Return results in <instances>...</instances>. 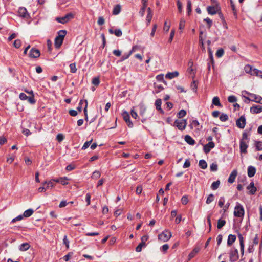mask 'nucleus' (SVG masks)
Segmentation results:
<instances>
[{"instance_id": "obj_1", "label": "nucleus", "mask_w": 262, "mask_h": 262, "mask_svg": "<svg viewBox=\"0 0 262 262\" xmlns=\"http://www.w3.org/2000/svg\"><path fill=\"white\" fill-rule=\"evenodd\" d=\"M244 213V209L243 206L237 202L234 208V215L238 217H243Z\"/></svg>"}, {"instance_id": "obj_2", "label": "nucleus", "mask_w": 262, "mask_h": 262, "mask_svg": "<svg viewBox=\"0 0 262 262\" xmlns=\"http://www.w3.org/2000/svg\"><path fill=\"white\" fill-rule=\"evenodd\" d=\"M246 94L250 96V97H245L247 100L262 104V97L260 96L248 92H246Z\"/></svg>"}, {"instance_id": "obj_3", "label": "nucleus", "mask_w": 262, "mask_h": 262, "mask_svg": "<svg viewBox=\"0 0 262 262\" xmlns=\"http://www.w3.org/2000/svg\"><path fill=\"white\" fill-rule=\"evenodd\" d=\"M187 125V120L186 119L176 120L174 122L173 126H176L180 130H183L185 129Z\"/></svg>"}, {"instance_id": "obj_4", "label": "nucleus", "mask_w": 262, "mask_h": 262, "mask_svg": "<svg viewBox=\"0 0 262 262\" xmlns=\"http://www.w3.org/2000/svg\"><path fill=\"white\" fill-rule=\"evenodd\" d=\"M171 237V233L165 230L158 235V239L163 242L168 241Z\"/></svg>"}, {"instance_id": "obj_5", "label": "nucleus", "mask_w": 262, "mask_h": 262, "mask_svg": "<svg viewBox=\"0 0 262 262\" xmlns=\"http://www.w3.org/2000/svg\"><path fill=\"white\" fill-rule=\"evenodd\" d=\"M148 239V236L144 235L141 237V242L138 245L136 248V251L137 252H140L142 251L143 248L146 246V242Z\"/></svg>"}, {"instance_id": "obj_6", "label": "nucleus", "mask_w": 262, "mask_h": 262, "mask_svg": "<svg viewBox=\"0 0 262 262\" xmlns=\"http://www.w3.org/2000/svg\"><path fill=\"white\" fill-rule=\"evenodd\" d=\"M74 17L73 14L71 13L67 14L64 16L61 17H57L56 20L60 23L64 24L69 21Z\"/></svg>"}, {"instance_id": "obj_7", "label": "nucleus", "mask_w": 262, "mask_h": 262, "mask_svg": "<svg viewBox=\"0 0 262 262\" xmlns=\"http://www.w3.org/2000/svg\"><path fill=\"white\" fill-rule=\"evenodd\" d=\"M220 10L219 5H215L214 6H209L207 8V11L209 14L214 15L218 13Z\"/></svg>"}, {"instance_id": "obj_8", "label": "nucleus", "mask_w": 262, "mask_h": 262, "mask_svg": "<svg viewBox=\"0 0 262 262\" xmlns=\"http://www.w3.org/2000/svg\"><path fill=\"white\" fill-rule=\"evenodd\" d=\"M239 257L238 250L233 248L230 252V260L231 262H235L238 260Z\"/></svg>"}, {"instance_id": "obj_9", "label": "nucleus", "mask_w": 262, "mask_h": 262, "mask_svg": "<svg viewBox=\"0 0 262 262\" xmlns=\"http://www.w3.org/2000/svg\"><path fill=\"white\" fill-rule=\"evenodd\" d=\"M40 55L39 50L34 48H32L28 53V56L31 58H38Z\"/></svg>"}, {"instance_id": "obj_10", "label": "nucleus", "mask_w": 262, "mask_h": 262, "mask_svg": "<svg viewBox=\"0 0 262 262\" xmlns=\"http://www.w3.org/2000/svg\"><path fill=\"white\" fill-rule=\"evenodd\" d=\"M123 117L124 120L126 123L127 126L129 127H130V128L133 127V123L130 121L129 115L128 113L127 112L124 111L123 113Z\"/></svg>"}, {"instance_id": "obj_11", "label": "nucleus", "mask_w": 262, "mask_h": 262, "mask_svg": "<svg viewBox=\"0 0 262 262\" xmlns=\"http://www.w3.org/2000/svg\"><path fill=\"white\" fill-rule=\"evenodd\" d=\"M236 125L240 128H244L246 125V118L244 116H242L237 120L236 122Z\"/></svg>"}, {"instance_id": "obj_12", "label": "nucleus", "mask_w": 262, "mask_h": 262, "mask_svg": "<svg viewBox=\"0 0 262 262\" xmlns=\"http://www.w3.org/2000/svg\"><path fill=\"white\" fill-rule=\"evenodd\" d=\"M214 143L213 142H209L208 143L206 144L204 146L203 149L204 151L207 154L208 153L210 150L214 148Z\"/></svg>"}, {"instance_id": "obj_13", "label": "nucleus", "mask_w": 262, "mask_h": 262, "mask_svg": "<svg viewBox=\"0 0 262 262\" xmlns=\"http://www.w3.org/2000/svg\"><path fill=\"white\" fill-rule=\"evenodd\" d=\"M18 14L23 18H28L29 14L27 13V9L24 7H21L18 10Z\"/></svg>"}, {"instance_id": "obj_14", "label": "nucleus", "mask_w": 262, "mask_h": 262, "mask_svg": "<svg viewBox=\"0 0 262 262\" xmlns=\"http://www.w3.org/2000/svg\"><path fill=\"white\" fill-rule=\"evenodd\" d=\"M248 141H240V150L241 152L246 153L248 147L247 143Z\"/></svg>"}, {"instance_id": "obj_15", "label": "nucleus", "mask_w": 262, "mask_h": 262, "mask_svg": "<svg viewBox=\"0 0 262 262\" xmlns=\"http://www.w3.org/2000/svg\"><path fill=\"white\" fill-rule=\"evenodd\" d=\"M237 175V171L236 170H234L232 171L231 173L230 174L228 182L230 183H233L235 180V178Z\"/></svg>"}, {"instance_id": "obj_16", "label": "nucleus", "mask_w": 262, "mask_h": 262, "mask_svg": "<svg viewBox=\"0 0 262 262\" xmlns=\"http://www.w3.org/2000/svg\"><path fill=\"white\" fill-rule=\"evenodd\" d=\"M250 111L254 114L259 113L262 112V106L260 105H253L250 108Z\"/></svg>"}, {"instance_id": "obj_17", "label": "nucleus", "mask_w": 262, "mask_h": 262, "mask_svg": "<svg viewBox=\"0 0 262 262\" xmlns=\"http://www.w3.org/2000/svg\"><path fill=\"white\" fill-rule=\"evenodd\" d=\"M247 189L249 191V192L250 194H254L257 190L253 182H251L249 185L247 187Z\"/></svg>"}, {"instance_id": "obj_18", "label": "nucleus", "mask_w": 262, "mask_h": 262, "mask_svg": "<svg viewBox=\"0 0 262 262\" xmlns=\"http://www.w3.org/2000/svg\"><path fill=\"white\" fill-rule=\"evenodd\" d=\"M256 172V168L252 166H249L248 168V176L249 177L251 178L253 177Z\"/></svg>"}, {"instance_id": "obj_19", "label": "nucleus", "mask_w": 262, "mask_h": 262, "mask_svg": "<svg viewBox=\"0 0 262 262\" xmlns=\"http://www.w3.org/2000/svg\"><path fill=\"white\" fill-rule=\"evenodd\" d=\"M236 238V237L235 235L230 234L228 237L227 245L228 246L232 245L233 244V243L235 241Z\"/></svg>"}, {"instance_id": "obj_20", "label": "nucleus", "mask_w": 262, "mask_h": 262, "mask_svg": "<svg viewBox=\"0 0 262 262\" xmlns=\"http://www.w3.org/2000/svg\"><path fill=\"white\" fill-rule=\"evenodd\" d=\"M179 75V72L177 71H175L173 72H169L167 73L165 75V77L167 79H171L173 78L177 77Z\"/></svg>"}, {"instance_id": "obj_21", "label": "nucleus", "mask_w": 262, "mask_h": 262, "mask_svg": "<svg viewBox=\"0 0 262 262\" xmlns=\"http://www.w3.org/2000/svg\"><path fill=\"white\" fill-rule=\"evenodd\" d=\"M63 39L61 38H59L58 37H56L55 39V46L56 48H59L60 47L61 45L63 43Z\"/></svg>"}, {"instance_id": "obj_22", "label": "nucleus", "mask_w": 262, "mask_h": 262, "mask_svg": "<svg viewBox=\"0 0 262 262\" xmlns=\"http://www.w3.org/2000/svg\"><path fill=\"white\" fill-rule=\"evenodd\" d=\"M185 141L190 145H194L195 144V141L189 135H186L185 137Z\"/></svg>"}, {"instance_id": "obj_23", "label": "nucleus", "mask_w": 262, "mask_h": 262, "mask_svg": "<svg viewBox=\"0 0 262 262\" xmlns=\"http://www.w3.org/2000/svg\"><path fill=\"white\" fill-rule=\"evenodd\" d=\"M30 245L28 243H23L19 246V249L21 251H25L29 249Z\"/></svg>"}, {"instance_id": "obj_24", "label": "nucleus", "mask_w": 262, "mask_h": 262, "mask_svg": "<svg viewBox=\"0 0 262 262\" xmlns=\"http://www.w3.org/2000/svg\"><path fill=\"white\" fill-rule=\"evenodd\" d=\"M212 102V104H213L215 106H217L219 107H222V106L220 102L219 98L217 96L213 97Z\"/></svg>"}, {"instance_id": "obj_25", "label": "nucleus", "mask_w": 262, "mask_h": 262, "mask_svg": "<svg viewBox=\"0 0 262 262\" xmlns=\"http://www.w3.org/2000/svg\"><path fill=\"white\" fill-rule=\"evenodd\" d=\"M161 104H162V101L160 99H158L156 100L155 105L156 107V109L158 110V111H160L161 113H163V111L161 107Z\"/></svg>"}, {"instance_id": "obj_26", "label": "nucleus", "mask_w": 262, "mask_h": 262, "mask_svg": "<svg viewBox=\"0 0 262 262\" xmlns=\"http://www.w3.org/2000/svg\"><path fill=\"white\" fill-rule=\"evenodd\" d=\"M121 10V6L120 5H116L114 6L113 10V15H117L118 14Z\"/></svg>"}, {"instance_id": "obj_27", "label": "nucleus", "mask_w": 262, "mask_h": 262, "mask_svg": "<svg viewBox=\"0 0 262 262\" xmlns=\"http://www.w3.org/2000/svg\"><path fill=\"white\" fill-rule=\"evenodd\" d=\"M199 248H194L192 251L188 255V259L190 260L192 258H193L196 253L199 252Z\"/></svg>"}, {"instance_id": "obj_28", "label": "nucleus", "mask_w": 262, "mask_h": 262, "mask_svg": "<svg viewBox=\"0 0 262 262\" xmlns=\"http://www.w3.org/2000/svg\"><path fill=\"white\" fill-rule=\"evenodd\" d=\"M226 224V221L224 220L219 219L217 221V228L219 229H221Z\"/></svg>"}, {"instance_id": "obj_29", "label": "nucleus", "mask_w": 262, "mask_h": 262, "mask_svg": "<svg viewBox=\"0 0 262 262\" xmlns=\"http://www.w3.org/2000/svg\"><path fill=\"white\" fill-rule=\"evenodd\" d=\"M34 211L32 209H29L27 210H26L23 214L24 217H28L32 215V214L33 213Z\"/></svg>"}, {"instance_id": "obj_30", "label": "nucleus", "mask_w": 262, "mask_h": 262, "mask_svg": "<svg viewBox=\"0 0 262 262\" xmlns=\"http://www.w3.org/2000/svg\"><path fill=\"white\" fill-rule=\"evenodd\" d=\"M199 165L201 168L203 169H205L207 167V164L204 160H200L199 162Z\"/></svg>"}, {"instance_id": "obj_31", "label": "nucleus", "mask_w": 262, "mask_h": 262, "mask_svg": "<svg viewBox=\"0 0 262 262\" xmlns=\"http://www.w3.org/2000/svg\"><path fill=\"white\" fill-rule=\"evenodd\" d=\"M220 184V181L219 180L213 182L211 184V188L212 190H215L219 188Z\"/></svg>"}, {"instance_id": "obj_32", "label": "nucleus", "mask_w": 262, "mask_h": 262, "mask_svg": "<svg viewBox=\"0 0 262 262\" xmlns=\"http://www.w3.org/2000/svg\"><path fill=\"white\" fill-rule=\"evenodd\" d=\"M244 70L246 73L252 75L253 69L252 68V66H250L249 64L246 65L244 68Z\"/></svg>"}, {"instance_id": "obj_33", "label": "nucleus", "mask_w": 262, "mask_h": 262, "mask_svg": "<svg viewBox=\"0 0 262 262\" xmlns=\"http://www.w3.org/2000/svg\"><path fill=\"white\" fill-rule=\"evenodd\" d=\"M43 185H47V187H46V189H49V188H53L54 187V183H53V181H50L49 182H45L43 183Z\"/></svg>"}, {"instance_id": "obj_34", "label": "nucleus", "mask_w": 262, "mask_h": 262, "mask_svg": "<svg viewBox=\"0 0 262 262\" xmlns=\"http://www.w3.org/2000/svg\"><path fill=\"white\" fill-rule=\"evenodd\" d=\"M255 145L257 150H262V141H255Z\"/></svg>"}, {"instance_id": "obj_35", "label": "nucleus", "mask_w": 262, "mask_h": 262, "mask_svg": "<svg viewBox=\"0 0 262 262\" xmlns=\"http://www.w3.org/2000/svg\"><path fill=\"white\" fill-rule=\"evenodd\" d=\"M66 34H67V31L66 30H60L58 32V35L57 36V37H58L59 38H61L62 39H64Z\"/></svg>"}, {"instance_id": "obj_36", "label": "nucleus", "mask_w": 262, "mask_h": 262, "mask_svg": "<svg viewBox=\"0 0 262 262\" xmlns=\"http://www.w3.org/2000/svg\"><path fill=\"white\" fill-rule=\"evenodd\" d=\"M68 180H69L68 178L66 177H60V183L63 185H67L68 184Z\"/></svg>"}, {"instance_id": "obj_37", "label": "nucleus", "mask_w": 262, "mask_h": 262, "mask_svg": "<svg viewBox=\"0 0 262 262\" xmlns=\"http://www.w3.org/2000/svg\"><path fill=\"white\" fill-rule=\"evenodd\" d=\"M101 176V173L100 171L96 170L95 171L92 176V178L94 179H97L99 178H100Z\"/></svg>"}, {"instance_id": "obj_38", "label": "nucleus", "mask_w": 262, "mask_h": 262, "mask_svg": "<svg viewBox=\"0 0 262 262\" xmlns=\"http://www.w3.org/2000/svg\"><path fill=\"white\" fill-rule=\"evenodd\" d=\"M252 75H255L257 76H259L261 77L262 71L257 69H253Z\"/></svg>"}, {"instance_id": "obj_39", "label": "nucleus", "mask_w": 262, "mask_h": 262, "mask_svg": "<svg viewBox=\"0 0 262 262\" xmlns=\"http://www.w3.org/2000/svg\"><path fill=\"white\" fill-rule=\"evenodd\" d=\"M70 68V72L72 73H75L77 71V68L75 63H71L69 66Z\"/></svg>"}, {"instance_id": "obj_40", "label": "nucleus", "mask_w": 262, "mask_h": 262, "mask_svg": "<svg viewBox=\"0 0 262 262\" xmlns=\"http://www.w3.org/2000/svg\"><path fill=\"white\" fill-rule=\"evenodd\" d=\"M213 200H214V195L213 194H210L207 197L206 203L207 204H209L212 202H213Z\"/></svg>"}, {"instance_id": "obj_41", "label": "nucleus", "mask_w": 262, "mask_h": 262, "mask_svg": "<svg viewBox=\"0 0 262 262\" xmlns=\"http://www.w3.org/2000/svg\"><path fill=\"white\" fill-rule=\"evenodd\" d=\"M224 53V50L223 49H220L217 50L215 55L217 57H221Z\"/></svg>"}, {"instance_id": "obj_42", "label": "nucleus", "mask_w": 262, "mask_h": 262, "mask_svg": "<svg viewBox=\"0 0 262 262\" xmlns=\"http://www.w3.org/2000/svg\"><path fill=\"white\" fill-rule=\"evenodd\" d=\"M187 7L188 14L189 15L191 14V11H192L191 2L190 0H188Z\"/></svg>"}, {"instance_id": "obj_43", "label": "nucleus", "mask_w": 262, "mask_h": 262, "mask_svg": "<svg viewBox=\"0 0 262 262\" xmlns=\"http://www.w3.org/2000/svg\"><path fill=\"white\" fill-rule=\"evenodd\" d=\"M220 119L221 121L225 122L228 119V116L227 114H222L220 116Z\"/></svg>"}, {"instance_id": "obj_44", "label": "nucleus", "mask_w": 262, "mask_h": 262, "mask_svg": "<svg viewBox=\"0 0 262 262\" xmlns=\"http://www.w3.org/2000/svg\"><path fill=\"white\" fill-rule=\"evenodd\" d=\"M186 115V112L184 110H181L178 114V117L180 118L184 117Z\"/></svg>"}, {"instance_id": "obj_45", "label": "nucleus", "mask_w": 262, "mask_h": 262, "mask_svg": "<svg viewBox=\"0 0 262 262\" xmlns=\"http://www.w3.org/2000/svg\"><path fill=\"white\" fill-rule=\"evenodd\" d=\"M228 100L230 103H234L237 101V98L235 96L231 95L228 97Z\"/></svg>"}, {"instance_id": "obj_46", "label": "nucleus", "mask_w": 262, "mask_h": 262, "mask_svg": "<svg viewBox=\"0 0 262 262\" xmlns=\"http://www.w3.org/2000/svg\"><path fill=\"white\" fill-rule=\"evenodd\" d=\"M210 170L212 171H216L217 170L218 166L216 163H212L210 167Z\"/></svg>"}, {"instance_id": "obj_47", "label": "nucleus", "mask_w": 262, "mask_h": 262, "mask_svg": "<svg viewBox=\"0 0 262 262\" xmlns=\"http://www.w3.org/2000/svg\"><path fill=\"white\" fill-rule=\"evenodd\" d=\"M204 21L206 22L208 25V28H210L212 24V21L209 18L207 17L204 19Z\"/></svg>"}, {"instance_id": "obj_48", "label": "nucleus", "mask_w": 262, "mask_h": 262, "mask_svg": "<svg viewBox=\"0 0 262 262\" xmlns=\"http://www.w3.org/2000/svg\"><path fill=\"white\" fill-rule=\"evenodd\" d=\"M92 83L96 86H98L100 83V80L99 77L94 78L92 80Z\"/></svg>"}, {"instance_id": "obj_49", "label": "nucleus", "mask_w": 262, "mask_h": 262, "mask_svg": "<svg viewBox=\"0 0 262 262\" xmlns=\"http://www.w3.org/2000/svg\"><path fill=\"white\" fill-rule=\"evenodd\" d=\"M224 202H225V198L224 196H221L220 197V199H219V203H218V205L220 207H223L224 204Z\"/></svg>"}, {"instance_id": "obj_50", "label": "nucleus", "mask_w": 262, "mask_h": 262, "mask_svg": "<svg viewBox=\"0 0 262 262\" xmlns=\"http://www.w3.org/2000/svg\"><path fill=\"white\" fill-rule=\"evenodd\" d=\"M21 42L20 40L17 39L14 41V46L16 48H19L21 46Z\"/></svg>"}, {"instance_id": "obj_51", "label": "nucleus", "mask_w": 262, "mask_h": 262, "mask_svg": "<svg viewBox=\"0 0 262 262\" xmlns=\"http://www.w3.org/2000/svg\"><path fill=\"white\" fill-rule=\"evenodd\" d=\"M93 141V139H91L89 141H86L84 143V145H83L82 149H86L91 144L92 142Z\"/></svg>"}, {"instance_id": "obj_52", "label": "nucleus", "mask_w": 262, "mask_h": 262, "mask_svg": "<svg viewBox=\"0 0 262 262\" xmlns=\"http://www.w3.org/2000/svg\"><path fill=\"white\" fill-rule=\"evenodd\" d=\"M199 125V123L197 120H193L190 124L191 128L197 127Z\"/></svg>"}, {"instance_id": "obj_53", "label": "nucleus", "mask_w": 262, "mask_h": 262, "mask_svg": "<svg viewBox=\"0 0 262 262\" xmlns=\"http://www.w3.org/2000/svg\"><path fill=\"white\" fill-rule=\"evenodd\" d=\"M63 243L64 245H66L67 248L68 249L69 248V241L67 238V235L64 236Z\"/></svg>"}, {"instance_id": "obj_54", "label": "nucleus", "mask_w": 262, "mask_h": 262, "mask_svg": "<svg viewBox=\"0 0 262 262\" xmlns=\"http://www.w3.org/2000/svg\"><path fill=\"white\" fill-rule=\"evenodd\" d=\"M182 203L184 205H186L188 202V197L186 195L183 196L181 199Z\"/></svg>"}, {"instance_id": "obj_55", "label": "nucleus", "mask_w": 262, "mask_h": 262, "mask_svg": "<svg viewBox=\"0 0 262 262\" xmlns=\"http://www.w3.org/2000/svg\"><path fill=\"white\" fill-rule=\"evenodd\" d=\"M31 95L32 96L31 97H28L27 100H28V101L31 104H34L35 102V100L34 98V95Z\"/></svg>"}, {"instance_id": "obj_56", "label": "nucleus", "mask_w": 262, "mask_h": 262, "mask_svg": "<svg viewBox=\"0 0 262 262\" xmlns=\"http://www.w3.org/2000/svg\"><path fill=\"white\" fill-rule=\"evenodd\" d=\"M156 79L159 81L161 82H165L164 80V75L163 74H160L156 76Z\"/></svg>"}, {"instance_id": "obj_57", "label": "nucleus", "mask_w": 262, "mask_h": 262, "mask_svg": "<svg viewBox=\"0 0 262 262\" xmlns=\"http://www.w3.org/2000/svg\"><path fill=\"white\" fill-rule=\"evenodd\" d=\"M116 36L120 37L122 35V31L120 29H116L114 33Z\"/></svg>"}, {"instance_id": "obj_58", "label": "nucleus", "mask_w": 262, "mask_h": 262, "mask_svg": "<svg viewBox=\"0 0 262 262\" xmlns=\"http://www.w3.org/2000/svg\"><path fill=\"white\" fill-rule=\"evenodd\" d=\"M174 33H175L174 30H172L171 31V32H170V36H169V39H168V42H171L172 41V40H173V37H174Z\"/></svg>"}, {"instance_id": "obj_59", "label": "nucleus", "mask_w": 262, "mask_h": 262, "mask_svg": "<svg viewBox=\"0 0 262 262\" xmlns=\"http://www.w3.org/2000/svg\"><path fill=\"white\" fill-rule=\"evenodd\" d=\"M185 20H184L183 19L180 20V22L179 23V29L180 30L184 29V28L185 27Z\"/></svg>"}, {"instance_id": "obj_60", "label": "nucleus", "mask_w": 262, "mask_h": 262, "mask_svg": "<svg viewBox=\"0 0 262 262\" xmlns=\"http://www.w3.org/2000/svg\"><path fill=\"white\" fill-rule=\"evenodd\" d=\"M23 215H18V216H17L16 217L13 219L12 220V223H14L16 221H20L21 220L23 219Z\"/></svg>"}, {"instance_id": "obj_61", "label": "nucleus", "mask_w": 262, "mask_h": 262, "mask_svg": "<svg viewBox=\"0 0 262 262\" xmlns=\"http://www.w3.org/2000/svg\"><path fill=\"white\" fill-rule=\"evenodd\" d=\"M22 133L24 135L27 136H28L31 134V132L28 129L26 128H24L22 131Z\"/></svg>"}, {"instance_id": "obj_62", "label": "nucleus", "mask_w": 262, "mask_h": 262, "mask_svg": "<svg viewBox=\"0 0 262 262\" xmlns=\"http://www.w3.org/2000/svg\"><path fill=\"white\" fill-rule=\"evenodd\" d=\"M190 162L189 159H187L185 161L183 167V168H188V167H190Z\"/></svg>"}, {"instance_id": "obj_63", "label": "nucleus", "mask_w": 262, "mask_h": 262, "mask_svg": "<svg viewBox=\"0 0 262 262\" xmlns=\"http://www.w3.org/2000/svg\"><path fill=\"white\" fill-rule=\"evenodd\" d=\"M19 98L22 100H27L28 96L24 93H21L19 94Z\"/></svg>"}, {"instance_id": "obj_64", "label": "nucleus", "mask_w": 262, "mask_h": 262, "mask_svg": "<svg viewBox=\"0 0 262 262\" xmlns=\"http://www.w3.org/2000/svg\"><path fill=\"white\" fill-rule=\"evenodd\" d=\"M130 114H131V116H132V117L133 118H134L135 119H137V118L138 114H137V112L134 111V109H132L131 110Z\"/></svg>"}]
</instances>
